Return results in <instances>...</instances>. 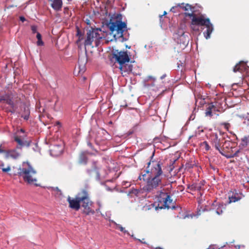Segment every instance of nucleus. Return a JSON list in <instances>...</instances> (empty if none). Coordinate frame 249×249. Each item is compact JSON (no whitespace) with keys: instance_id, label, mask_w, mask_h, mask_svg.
<instances>
[{"instance_id":"20e7f679","label":"nucleus","mask_w":249,"mask_h":249,"mask_svg":"<svg viewBox=\"0 0 249 249\" xmlns=\"http://www.w3.org/2000/svg\"><path fill=\"white\" fill-rule=\"evenodd\" d=\"M36 172L28 162H23L18 169L17 175L22 177L23 180L29 184H32L36 181V179L33 176Z\"/></svg>"},{"instance_id":"39448f33","label":"nucleus","mask_w":249,"mask_h":249,"mask_svg":"<svg viewBox=\"0 0 249 249\" xmlns=\"http://www.w3.org/2000/svg\"><path fill=\"white\" fill-rule=\"evenodd\" d=\"M80 200L81 207L84 209L83 213L86 215L93 214L95 213L94 211L91 208L92 202L90 200L87 191L85 189H83L81 191Z\"/></svg>"},{"instance_id":"a18cd8bd","label":"nucleus","mask_w":249,"mask_h":249,"mask_svg":"<svg viewBox=\"0 0 249 249\" xmlns=\"http://www.w3.org/2000/svg\"><path fill=\"white\" fill-rule=\"evenodd\" d=\"M134 239H135V240H138L140 242H141V243H142L145 244V242H142V240H141L140 239H137V238H134Z\"/></svg>"},{"instance_id":"e2e57ef3","label":"nucleus","mask_w":249,"mask_h":249,"mask_svg":"<svg viewBox=\"0 0 249 249\" xmlns=\"http://www.w3.org/2000/svg\"><path fill=\"white\" fill-rule=\"evenodd\" d=\"M186 192H188V193H190V192L189 191H186Z\"/></svg>"},{"instance_id":"7ed1b4c3","label":"nucleus","mask_w":249,"mask_h":249,"mask_svg":"<svg viewBox=\"0 0 249 249\" xmlns=\"http://www.w3.org/2000/svg\"><path fill=\"white\" fill-rule=\"evenodd\" d=\"M185 15L191 18V24L192 25L205 26L206 27V30L203 32V35L206 39H208L210 38L211 35L213 30V26L209 18H204L202 15L197 17L193 12L185 13Z\"/></svg>"},{"instance_id":"09e8293b","label":"nucleus","mask_w":249,"mask_h":249,"mask_svg":"<svg viewBox=\"0 0 249 249\" xmlns=\"http://www.w3.org/2000/svg\"><path fill=\"white\" fill-rule=\"evenodd\" d=\"M166 76V74H164L162 75L160 77V79H164Z\"/></svg>"},{"instance_id":"4d7b16f0","label":"nucleus","mask_w":249,"mask_h":249,"mask_svg":"<svg viewBox=\"0 0 249 249\" xmlns=\"http://www.w3.org/2000/svg\"><path fill=\"white\" fill-rule=\"evenodd\" d=\"M56 189H57V190H58L59 192H61V191H60V190H59L58 189V188H57H57H56Z\"/></svg>"},{"instance_id":"bb28decb","label":"nucleus","mask_w":249,"mask_h":249,"mask_svg":"<svg viewBox=\"0 0 249 249\" xmlns=\"http://www.w3.org/2000/svg\"><path fill=\"white\" fill-rule=\"evenodd\" d=\"M83 36L84 34L80 31L78 27H77L76 36L78 37V39L76 41L77 44L83 39Z\"/></svg>"},{"instance_id":"6ab92c4d","label":"nucleus","mask_w":249,"mask_h":249,"mask_svg":"<svg viewBox=\"0 0 249 249\" xmlns=\"http://www.w3.org/2000/svg\"><path fill=\"white\" fill-rule=\"evenodd\" d=\"M202 184L200 183H194L192 184L187 185V189L190 191H200L202 188Z\"/></svg>"},{"instance_id":"37998d69","label":"nucleus","mask_w":249,"mask_h":249,"mask_svg":"<svg viewBox=\"0 0 249 249\" xmlns=\"http://www.w3.org/2000/svg\"><path fill=\"white\" fill-rule=\"evenodd\" d=\"M186 167L190 168L193 167V166L192 165V164H189V163L186 164Z\"/></svg>"},{"instance_id":"ddd939ff","label":"nucleus","mask_w":249,"mask_h":249,"mask_svg":"<svg viewBox=\"0 0 249 249\" xmlns=\"http://www.w3.org/2000/svg\"><path fill=\"white\" fill-rule=\"evenodd\" d=\"M226 205L223 202H217L216 200L214 201L211 205V208L210 209H204L203 211H211L215 210L216 213L218 214H221L223 213V209H225Z\"/></svg>"},{"instance_id":"412c9836","label":"nucleus","mask_w":249,"mask_h":249,"mask_svg":"<svg viewBox=\"0 0 249 249\" xmlns=\"http://www.w3.org/2000/svg\"><path fill=\"white\" fill-rule=\"evenodd\" d=\"M242 197V194L240 195L237 193H235L231 196H229V203L235 202L238 200H240Z\"/></svg>"},{"instance_id":"4c0bfd02","label":"nucleus","mask_w":249,"mask_h":249,"mask_svg":"<svg viewBox=\"0 0 249 249\" xmlns=\"http://www.w3.org/2000/svg\"><path fill=\"white\" fill-rule=\"evenodd\" d=\"M24 142L25 143V145H26L27 147H29L30 146V143H31V142L30 141H29V142L25 141Z\"/></svg>"},{"instance_id":"a19ab883","label":"nucleus","mask_w":249,"mask_h":249,"mask_svg":"<svg viewBox=\"0 0 249 249\" xmlns=\"http://www.w3.org/2000/svg\"><path fill=\"white\" fill-rule=\"evenodd\" d=\"M8 111L9 112H11V113L13 114L15 112V109H14V108H12V109L9 110Z\"/></svg>"},{"instance_id":"f704fd0d","label":"nucleus","mask_w":249,"mask_h":249,"mask_svg":"<svg viewBox=\"0 0 249 249\" xmlns=\"http://www.w3.org/2000/svg\"><path fill=\"white\" fill-rule=\"evenodd\" d=\"M10 170V166H8L7 168H2V171L3 172H7L9 171Z\"/></svg>"},{"instance_id":"e433bc0d","label":"nucleus","mask_w":249,"mask_h":249,"mask_svg":"<svg viewBox=\"0 0 249 249\" xmlns=\"http://www.w3.org/2000/svg\"><path fill=\"white\" fill-rule=\"evenodd\" d=\"M5 98V95L4 96H0V103L2 101H4Z\"/></svg>"},{"instance_id":"dca6fc26","label":"nucleus","mask_w":249,"mask_h":249,"mask_svg":"<svg viewBox=\"0 0 249 249\" xmlns=\"http://www.w3.org/2000/svg\"><path fill=\"white\" fill-rule=\"evenodd\" d=\"M247 67L246 63H244L243 61H240L234 66L233 71L234 72L237 71L242 72L246 71Z\"/></svg>"},{"instance_id":"864d4df0","label":"nucleus","mask_w":249,"mask_h":249,"mask_svg":"<svg viewBox=\"0 0 249 249\" xmlns=\"http://www.w3.org/2000/svg\"><path fill=\"white\" fill-rule=\"evenodd\" d=\"M247 118V121L249 122V116H248L247 117V118Z\"/></svg>"},{"instance_id":"0eeeda50","label":"nucleus","mask_w":249,"mask_h":249,"mask_svg":"<svg viewBox=\"0 0 249 249\" xmlns=\"http://www.w3.org/2000/svg\"><path fill=\"white\" fill-rule=\"evenodd\" d=\"M112 59H115V62L119 64V67H122L125 63H128L130 61V58L127 52L119 51L118 50H113L112 52Z\"/></svg>"},{"instance_id":"6e6d98bb","label":"nucleus","mask_w":249,"mask_h":249,"mask_svg":"<svg viewBox=\"0 0 249 249\" xmlns=\"http://www.w3.org/2000/svg\"><path fill=\"white\" fill-rule=\"evenodd\" d=\"M149 79H152V78H153V77H152L151 76H149Z\"/></svg>"},{"instance_id":"5701e85b","label":"nucleus","mask_w":249,"mask_h":249,"mask_svg":"<svg viewBox=\"0 0 249 249\" xmlns=\"http://www.w3.org/2000/svg\"><path fill=\"white\" fill-rule=\"evenodd\" d=\"M30 114V112L28 107H25L21 117L23 118L25 120H28L29 118Z\"/></svg>"},{"instance_id":"6e6552de","label":"nucleus","mask_w":249,"mask_h":249,"mask_svg":"<svg viewBox=\"0 0 249 249\" xmlns=\"http://www.w3.org/2000/svg\"><path fill=\"white\" fill-rule=\"evenodd\" d=\"M99 28H93L91 27L87 33V37L84 41V45L86 46H90L92 45L94 39L99 40L102 38L99 33L101 31Z\"/></svg>"},{"instance_id":"2eb2a0df","label":"nucleus","mask_w":249,"mask_h":249,"mask_svg":"<svg viewBox=\"0 0 249 249\" xmlns=\"http://www.w3.org/2000/svg\"><path fill=\"white\" fill-rule=\"evenodd\" d=\"M18 149L16 148L15 149L6 150L5 158H11L15 160L17 159L20 156V153L18 151Z\"/></svg>"},{"instance_id":"8fccbe9b","label":"nucleus","mask_w":249,"mask_h":249,"mask_svg":"<svg viewBox=\"0 0 249 249\" xmlns=\"http://www.w3.org/2000/svg\"><path fill=\"white\" fill-rule=\"evenodd\" d=\"M88 145L91 148L92 147V144L90 142H88Z\"/></svg>"},{"instance_id":"393cba45","label":"nucleus","mask_w":249,"mask_h":249,"mask_svg":"<svg viewBox=\"0 0 249 249\" xmlns=\"http://www.w3.org/2000/svg\"><path fill=\"white\" fill-rule=\"evenodd\" d=\"M140 191L139 190H138L137 189L135 188H131L127 192V195L128 196H132V195H134L136 196L138 195L139 194Z\"/></svg>"},{"instance_id":"473e14b6","label":"nucleus","mask_w":249,"mask_h":249,"mask_svg":"<svg viewBox=\"0 0 249 249\" xmlns=\"http://www.w3.org/2000/svg\"><path fill=\"white\" fill-rule=\"evenodd\" d=\"M122 186L123 188H126L131 186V183L129 182L126 181H123L122 182Z\"/></svg>"},{"instance_id":"f3484780","label":"nucleus","mask_w":249,"mask_h":249,"mask_svg":"<svg viewBox=\"0 0 249 249\" xmlns=\"http://www.w3.org/2000/svg\"><path fill=\"white\" fill-rule=\"evenodd\" d=\"M52 1L51 4L52 7L56 11L61 10L62 7V0H49Z\"/></svg>"},{"instance_id":"4be33fe9","label":"nucleus","mask_w":249,"mask_h":249,"mask_svg":"<svg viewBox=\"0 0 249 249\" xmlns=\"http://www.w3.org/2000/svg\"><path fill=\"white\" fill-rule=\"evenodd\" d=\"M4 101L8 105H10L12 108L15 107V104L12 100V98L11 97L9 94H5V98Z\"/></svg>"},{"instance_id":"f8f14e48","label":"nucleus","mask_w":249,"mask_h":249,"mask_svg":"<svg viewBox=\"0 0 249 249\" xmlns=\"http://www.w3.org/2000/svg\"><path fill=\"white\" fill-rule=\"evenodd\" d=\"M64 150V144L62 142L58 143L52 144L50 147V155L53 157H58L61 155Z\"/></svg>"},{"instance_id":"bf43d9fd","label":"nucleus","mask_w":249,"mask_h":249,"mask_svg":"<svg viewBox=\"0 0 249 249\" xmlns=\"http://www.w3.org/2000/svg\"><path fill=\"white\" fill-rule=\"evenodd\" d=\"M108 214L109 216L110 215V213H108Z\"/></svg>"},{"instance_id":"1a4fd4ad","label":"nucleus","mask_w":249,"mask_h":249,"mask_svg":"<svg viewBox=\"0 0 249 249\" xmlns=\"http://www.w3.org/2000/svg\"><path fill=\"white\" fill-rule=\"evenodd\" d=\"M211 142L212 145L215 147V148L219 151V152L222 155H224L222 151L220 149L221 145H224V144H229L230 141H225L224 142H223V140L218 137V135L216 133H213L211 136Z\"/></svg>"},{"instance_id":"13d9d810","label":"nucleus","mask_w":249,"mask_h":249,"mask_svg":"<svg viewBox=\"0 0 249 249\" xmlns=\"http://www.w3.org/2000/svg\"><path fill=\"white\" fill-rule=\"evenodd\" d=\"M157 249H163L162 248H160V247H159V248H158Z\"/></svg>"},{"instance_id":"5fc2aeb1","label":"nucleus","mask_w":249,"mask_h":249,"mask_svg":"<svg viewBox=\"0 0 249 249\" xmlns=\"http://www.w3.org/2000/svg\"><path fill=\"white\" fill-rule=\"evenodd\" d=\"M225 134L224 133H223L222 134V136H223V138H225Z\"/></svg>"},{"instance_id":"aec40b11","label":"nucleus","mask_w":249,"mask_h":249,"mask_svg":"<svg viewBox=\"0 0 249 249\" xmlns=\"http://www.w3.org/2000/svg\"><path fill=\"white\" fill-rule=\"evenodd\" d=\"M216 107L213 105V103H211L208 105V107L206 108L205 111V115L206 116L212 117L213 113L212 112L213 111L216 110Z\"/></svg>"},{"instance_id":"a878e982","label":"nucleus","mask_w":249,"mask_h":249,"mask_svg":"<svg viewBox=\"0 0 249 249\" xmlns=\"http://www.w3.org/2000/svg\"><path fill=\"white\" fill-rule=\"evenodd\" d=\"M242 149H240V147H239V149L234 153L232 154H230L228 156H225L227 158H233L234 157H237L241 156V150Z\"/></svg>"},{"instance_id":"423d86ee","label":"nucleus","mask_w":249,"mask_h":249,"mask_svg":"<svg viewBox=\"0 0 249 249\" xmlns=\"http://www.w3.org/2000/svg\"><path fill=\"white\" fill-rule=\"evenodd\" d=\"M160 199H162L163 202V204L161 206H160L159 204L157 205L155 203L151 204L152 206L155 207L156 210L165 208L175 209L176 208H178V207H176L174 205V202L173 201V200L171 199L170 195H168L167 193H162L161 196L159 198L160 202H161Z\"/></svg>"},{"instance_id":"ea45409f","label":"nucleus","mask_w":249,"mask_h":249,"mask_svg":"<svg viewBox=\"0 0 249 249\" xmlns=\"http://www.w3.org/2000/svg\"><path fill=\"white\" fill-rule=\"evenodd\" d=\"M19 19H20V20H21L22 22H24L26 20L25 18L23 16L20 17Z\"/></svg>"},{"instance_id":"3c124183","label":"nucleus","mask_w":249,"mask_h":249,"mask_svg":"<svg viewBox=\"0 0 249 249\" xmlns=\"http://www.w3.org/2000/svg\"><path fill=\"white\" fill-rule=\"evenodd\" d=\"M179 62H181L180 61ZM182 63H180V64L179 63H178V67L179 68L180 66H182Z\"/></svg>"},{"instance_id":"c9c22d12","label":"nucleus","mask_w":249,"mask_h":249,"mask_svg":"<svg viewBox=\"0 0 249 249\" xmlns=\"http://www.w3.org/2000/svg\"><path fill=\"white\" fill-rule=\"evenodd\" d=\"M6 150H4L2 148V144L0 145V154L5 153L6 154Z\"/></svg>"},{"instance_id":"79ce46f5","label":"nucleus","mask_w":249,"mask_h":249,"mask_svg":"<svg viewBox=\"0 0 249 249\" xmlns=\"http://www.w3.org/2000/svg\"><path fill=\"white\" fill-rule=\"evenodd\" d=\"M58 99H57L56 100V101H55V103H54V107H53V109H54V110H55V111H57V109L56 108L55 106H56V103H57V102H58Z\"/></svg>"},{"instance_id":"de8ad7c7","label":"nucleus","mask_w":249,"mask_h":249,"mask_svg":"<svg viewBox=\"0 0 249 249\" xmlns=\"http://www.w3.org/2000/svg\"><path fill=\"white\" fill-rule=\"evenodd\" d=\"M166 14H167L166 12L164 11L163 15L160 16V19H161L162 18V17L164 15H165Z\"/></svg>"},{"instance_id":"9d476101","label":"nucleus","mask_w":249,"mask_h":249,"mask_svg":"<svg viewBox=\"0 0 249 249\" xmlns=\"http://www.w3.org/2000/svg\"><path fill=\"white\" fill-rule=\"evenodd\" d=\"M239 147L242 149L241 156L245 155L248 160H249V136H245L241 140V143Z\"/></svg>"},{"instance_id":"f257e3e1","label":"nucleus","mask_w":249,"mask_h":249,"mask_svg":"<svg viewBox=\"0 0 249 249\" xmlns=\"http://www.w3.org/2000/svg\"><path fill=\"white\" fill-rule=\"evenodd\" d=\"M155 151H153L150 157L151 160L147 163L146 172L147 175L146 174H142L138 178L140 180L142 179L145 182L143 190L147 193L153 192L162 184V176L163 174L161 168L162 163L160 161L152 160Z\"/></svg>"},{"instance_id":"f03ea898","label":"nucleus","mask_w":249,"mask_h":249,"mask_svg":"<svg viewBox=\"0 0 249 249\" xmlns=\"http://www.w3.org/2000/svg\"><path fill=\"white\" fill-rule=\"evenodd\" d=\"M114 20H113V18L111 17L107 26L112 33L116 32L113 35L115 40H119L121 42L128 40L129 34L128 32L126 23L122 21V16L121 14L114 15Z\"/></svg>"},{"instance_id":"cd10ccee","label":"nucleus","mask_w":249,"mask_h":249,"mask_svg":"<svg viewBox=\"0 0 249 249\" xmlns=\"http://www.w3.org/2000/svg\"><path fill=\"white\" fill-rule=\"evenodd\" d=\"M88 158L84 153H82L80 156L79 162L80 163L86 164L87 163Z\"/></svg>"},{"instance_id":"c03bdc74","label":"nucleus","mask_w":249,"mask_h":249,"mask_svg":"<svg viewBox=\"0 0 249 249\" xmlns=\"http://www.w3.org/2000/svg\"><path fill=\"white\" fill-rule=\"evenodd\" d=\"M176 8H177V7H172V8L171 9V11L173 12V13H175L176 11H175V9Z\"/></svg>"},{"instance_id":"052dcab7","label":"nucleus","mask_w":249,"mask_h":249,"mask_svg":"<svg viewBox=\"0 0 249 249\" xmlns=\"http://www.w3.org/2000/svg\"><path fill=\"white\" fill-rule=\"evenodd\" d=\"M193 118V116H192V115H191V116H190V118Z\"/></svg>"},{"instance_id":"c85d7f7f","label":"nucleus","mask_w":249,"mask_h":249,"mask_svg":"<svg viewBox=\"0 0 249 249\" xmlns=\"http://www.w3.org/2000/svg\"><path fill=\"white\" fill-rule=\"evenodd\" d=\"M37 41L36 42V44L38 46H42L44 45V42L42 40V36L39 33H37L36 36Z\"/></svg>"},{"instance_id":"7c9ffc66","label":"nucleus","mask_w":249,"mask_h":249,"mask_svg":"<svg viewBox=\"0 0 249 249\" xmlns=\"http://www.w3.org/2000/svg\"><path fill=\"white\" fill-rule=\"evenodd\" d=\"M184 11H187L190 10L191 11V13L193 12L194 13V7H192L191 5L189 4H186L185 6H180Z\"/></svg>"},{"instance_id":"72a5a7b5","label":"nucleus","mask_w":249,"mask_h":249,"mask_svg":"<svg viewBox=\"0 0 249 249\" xmlns=\"http://www.w3.org/2000/svg\"><path fill=\"white\" fill-rule=\"evenodd\" d=\"M31 30L32 31L33 34H35L38 33L37 32V26L36 25H32L31 27Z\"/></svg>"},{"instance_id":"4468645a","label":"nucleus","mask_w":249,"mask_h":249,"mask_svg":"<svg viewBox=\"0 0 249 249\" xmlns=\"http://www.w3.org/2000/svg\"><path fill=\"white\" fill-rule=\"evenodd\" d=\"M92 169H87L86 171L87 173H88V174L89 176H91L92 175V173L94 172H95L96 179L98 181L101 180L100 175V173L99 172V170L96 166V161L92 162Z\"/></svg>"},{"instance_id":"58836bf2","label":"nucleus","mask_w":249,"mask_h":249,"mask_svg":"<svg viewBox=\"0 0 249 249\" xmlns=\"http://www.w3.org/2000/svg\"><path fill=\"white\" fill-rule=\"evenodd\" d=\"M224 125H225V128L226 129H227V130H228L229 127L230 126V124L229 123H225Z\"/></svg>"},{"instance_id":"c756f323","label":"nucleus","mask_w":249,"mask_h":249,"mask_svg":"<svg viewBox=\"0 0 249 249\" xmlns=\"http://www.w3.org/2000/svg\"><path fill=\"white\" fill-rule=\"evenodd\" d=\"M112 222L117 226V228H118L121 231L123 232L125 234H127L128 235H130L129 232L125 230V229L123 228L121 225L117 224L116 223L113 221Z\"/></svg>"},{"instance_id":"9b49d317","label":"nucleus","mask_w":249,"mask_h":249,"mask_svg":"<svg viewBox=\"0 0 249 249\" xmlns=\"http://www.w3.org/2000/svg\"><path fill=\"white\" fill-rule=\"evenodd\" d=\"M80 197L81 191L77 193L75 198H71L69 196L67 198V201L69 203V207L75 211H78L81 207Z\"/></svg>"},{"instance_id":"680f3d73","label":"nucleus","mask_w":249,"mask_h":249,"mask_svg":"<svg viewBox=\"0 0 249 249\" xmlns=\"http://www.w3.org/2000/svg\"><path fill=\"white\" fill-rule=\"evenodd\" d=\"M193 118V116H192V115H191V116H190V118Z\"/></svg>"},{"instance_id":"49530a36","label":"nucleus","mask_w":249,"mask_h":249,"mask_svg":"<svg viewBox=\"0 0 249 249\" xmlns=\"http://www.w3.org/2000/svg\"><path fill=\"white\" fill-rule=\"evenodd\" d=\"M19 132L22 133H24L25 132L24 129H22V128H21L19 130Z\"/></svg>"},{"instance_id":"b1692460","label":"nucleus","mask_w":249,"mask_h":249,"mask_svg":"<svg viewBox=\"0 0 249 249\" xmlns=\"http://www.w3.org/2000/svg\"><path fill=\"white\" fill-rule=\"evenodd\" d=\"M14 140L15 142H16L18 144V145L16 147L17 149H19L20 150H21L22 147L24 146V145H25V143H24V141H23L21 139H20L17 136H16L14 137Z\"/></svg>"},{"instance_id":"a211bd4d","label":"nucleus","mask_w":249,"mask_h":249,"mask_svg":"<svg viewBox=\"0 0 249 249\" xmlns=\"http://www.w3.org/2000/svg\"><path fill=\"white\" fill-rule=\"evenodd\" d=\"M133 66L131 64H128L127 63H124L122 65V67H119V69L121 71L122 73H129L132 71Z\"/></svg>"},{"instance_id":"603ef678","label":"nucleus","mask_w":249,"mask_h":249,"mask_svg":"<svg viewBox=\"0 0 249 249\" xmlns=\"http://www.w3.org/2000/svg\"><path fill=\"white\" fill-rule=\"evenodd\" d=\"M127 107V104H125L124 105H121V107Z\"/></svg>"},{"instance_id":"2f4dec72","label":"nucleus","mask_w":249,"mask_h":249,"mask_svg":"<svg viewBox=\"0 0 249 249\" xmlns=\"http://www.w3.org/2000/svg\"><path fill=\"white\" fill-rule=\"evenodd\" d=\"M201 146H204V147L205 149L206 150V151H209L210 149V148H211L210 146H209L208 142H206V141L203 142L201 143Z\"/></svg>"}]
</instances>
